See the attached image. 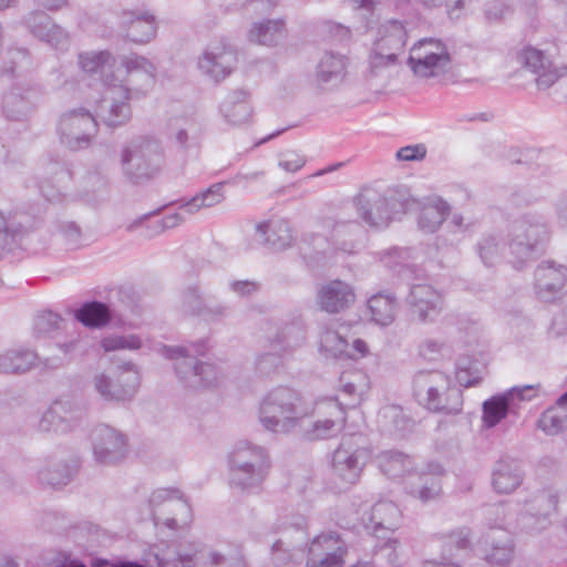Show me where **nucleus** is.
Instances as JSON below:
<instances>
[{
	"instance_id": "nucleus-8",
	"label": "nucleus",
	"mask_w": 567,
	"mask_h": 567,
	"mask_svg": "<svg viewBox=\"0 0 567 567\" xmlns=\"http://www.w3.org/2000/svg\"><path fill=\"white\" fill-rule=\"evenodd\" d=\"M93 386L106 402L131 401L140 386V372L132 362H126L110 372L94 375Z\"/></svg>"
},
{
	"instance_id": "nucleus-64",
	"label": "nucleus",
	"mask_w": 567,
	"mask_h": 567,
	"mask_svg": "<svg viewBox=\"0 0 567 567\" xmlns=\"http://www.w3.org/2000/svg\"><path fill=\"white\" fill-rule=\"evenodd\" d=\"M321 346L332 352L333 355H351L348 340L336 331H327L321 338Z\"/></svg>"
},
{
	"instance_id": "nucleus-31",
	"label": "nucleus",
	"mask_w": 567,
	"mask_h": 567,
	"mask_svg": "<svg viewBox=\"0 0 567 567\" xmlns=\"http://www.w3.org/2000/svg\"><path fill=\"white\" fill-rule=\"evenodd\" d=\"M378 465L382 473L390 478H398L414 475V461L413 458L400 451H383L377 456Z\"/></svg>"
},
{
	"instance_id": "nucleus-42",
	"label": "nucleus",
	"mask_w": 567,
	"mask_h": 567,
	"mask_svg": "<svg viewBox=\"0 0 567 567\" xmlns=\"http://www.w3.org/2000/svg\"><path fill=\"white\" fill-rule=\"evenodd\" d=\"M80 340L73 338L63 343H56L55 348L59 353H53L44 358H40L35 368L40 372L49 373L65 368L72 360V354L79 349Z\"/></svg>"
},
{
	"instance_id": "nucleus-4",
	"label": "nucleus",
	"mask_w": 567,
	"mask_h": 567,
	"mask_svg": "<svg viewBox=\"0 0 567 567\" xmlns=\"http://www.w3.org/2000/svg\"><path fill=\"white\" fill-rule=\"evenodd\" d=\"M413 394L426 410L446 415L458 414L463 409V393L452 385L451 379L439 370H422L413 378Z\"/></svg>"
},
{
	"instance_id": "nucleus-61",
	"label": "nucleus",
	"mask_w": 567,
	"mask_h": 567,
	"mask_svg": "<svg viewBox=\"0 0 567 567\" xmlns=\"http://www.w3.org/2000/svg\"><path fill=\"white\" fill-rule=\"evenodd\" d=\"M208 567H247L244 556L239 551L224 555L212 550L208 553Z\"/></svg>"
},
{
	"instance_id": "nucleus-35",
	"label": "nucleus",
	"mask_w": 567,
	"mask_h": 567,
	"mask_svg": "<svg viewBox=\"0 0 567 567\" xmlns=\"http://www.w3.org/2000/svg\"><path fill=\"white\" fill-rule=\"evenodd\" d=\"M378 424L382 432L395 436H404L413 427V421L399 405L381 408L378 413Z\"/></svg>"
},
{
	"instance_id": "nucleus-49",
	"label": "nucleus",
	"mask_w": 567,
	"mask_h": 567,
	"mask_svg": "<svg viewBox=\"0 0 567 567\" xmlns=\"http://www.w3.org/2000/svg\"><path fill=\"white\" fill-rule=\"evenodd\" d=\"M319 549V551L338 555L341 558H346L348 554V547L346 542L334 532L323 533L318 535L310 544L309 550Z\"/></svg>"
},
{
	"instance_id": "nucleus-23",
	"label": "nucleus",
	"mask_w": 567,
	"mask_h": 567,
	"mask_svg": "<svg viewBox=\"0 0 567 567\" xmlns=\"http://www.w3.org/2000/svg\"><path fill=\"white\" fill-rule=\"evenodd\" d=\"M126 70L127 79L124 86L130 89L135 96L144 95L155 82V66L146 58L133 54L125 56L122 61Z\"/></svg>"
},
{
	"instance_id": "nucleus-15",
	"label": "nucleus",
	"mask_w": 567,
	"mask_h": 567,
	"mask_svg": "<svg viewBox=\"0 0 567 567\" xmlns=\"http://www.w3.org/2000/svg\"><path fill=\"white\" fill-rule=\"evenodd\" d=\"M405 301L411 318L420 323L434 321L445 306L443 295L431 285L425 284L413 285Z\"/></svg>"
},
{
	"instance_id": "nucleus-56",
	"label": "nucleus",
	"mask_w": 567,
	"mask_h": 567,
	"mask_svg": "<svg viewBox=\"0 0 567 567\" xmlns=\"http://www.w3.org/2000/svg\"><path fill=\"white\" fill-rule=\"evenodd\" d=\"M38 40L61 52L68 51L71 45L69 31L56 22L52 28H48Z\"/></svg>"
},
{
	"instance_id": "nucleus-1",
	"label": "nucleus",
	"mask_w": 567,
	"mask_h": 567,
	"mask_svg": "<svg viewBox=\"0 0 567 567\" xmlns=\"http://www.w3.org/2000/svg\"><path fill=\"white\" fill-rule=\"evenodd\" d=\"M551 231L544 215L526 213L514 219L508 229V262L522 269L528 261L543 254Z\"/></svg>"
},
{
	"instance_id": "nucleus-5",
	"label": "nucleus",
	"mask_w": 567,
	"mask_h": 567,
	"mask_svg": "<svg viewBox=\"0 0 567 567\" xmlns=\"http://www.w3.org/2000/svg\"><path fill=\"white\" fill-rule=\"evenodd\" d=\"M207 351L206 343L200 340L188 346H163L162 355L174 361L177 378L188 388L199 389L214 385L218 380L217 368L197 360Z\"/></svg>"
},
{
	"instance_id": "nucleus-50",
	"label": "nucleus",
	"mask_w": 567,
	"mask_h": 567,
	"mask_svg": "<svg viewBox=\"0 0 567 567\" xmlns=\"http://www.w3.org/2000/svg\"><path fill=\"white\" fill-rule=\"evenodd\" d=\"M381 538H383L384 542L374 546L371 561L378 567H400L398 563L399 540L394 538H385V536H381Z\"/></svg>"
},
{
	"instance_id": "nucleus-18",
	"label": "nucleus",
	"mask_w": 567,
	"mask_h": 567,
	"mask_svg": "<svg viewBox=\"0 0 567 567\" xmlns=\"http://www.w3.org/2000/svg\"><path fill=\"white\" fill-rule=\"evenodd\" d=\"M534 277L537 297L543 301H553L563 293L566 286L567 267L554 261H543L536 267Z\"/></svg>"
},
{
	"instance_id": "nucleus-26",
	"label": "nucleus",
	"mask_w": 567,
	"mask_h": 567,
	"mask_svg": "<svg viewBox=\"0 0 567 567\" xmlns=\"http://www.w3.org/2000/svg\"><path fill=\"white\" fill-rule=\"evenodd\" d=\"M122 27L126 30V38L135 43H146L156 33L155 19L144 12H123Z\"/></svg>"
},
{
	"instance_id": "nucleus-32",
	"label": "nucleus",
	"mask_w": 567,
	"mask_h": 567,
	"mask_svg": "<svg viewBox=\"0 0 567 567\" xmlns=\"http://www.w3.org/2000/svg\"><path fill=\"white\" fill-rule=\"evenodd\" d=\"M486 542L489 548L486 550L485 560L491 565L507 566L514 556L512 537L505 530H492Z\"/></svg>"
},
{
	"instance_id": "nucleus-16",
	"label": "nucleus",
	"mask_w": 567,
	"mask_h": 567,
	"mask_svg": "<svg viewBox=\"0 0 567 567\" xmlns=\"http://www.w3.org/2000/svg\"><path fill=\"white\" fill-rule=\"evenodd\" d=\"M237 56L234 48L224 42L209 44L198 58L197 65L203 75L215 83L225 80L234 70Z\"/></svg>"
},
{
	"instance_id": "nucleus-52",
	"label": "nucleus",
	"mask_w": 567,
	"mask_h": 567,
	"mask_svg": "<svg viewBox=\"0 0 567 567\" xmlns=\"http://www.w3.org/2000/svg\"><path fill=\"white\" fill-rule=\"evenodd\" d=\"M412 248L393 247L382 252L381 261L385 267L395 272H401L404 268L412 265L414 258Z\"/></svg>"
},
{
	"instance_id": "nucleus-60",
	"label": "nucleus",
	"mask_w": 567,
	"mask_h": 567,
	"mask_svg": "<svg viewBox=\"0 0 567 567\" xmlns=\"http://www.w3.org/2000/svg\"><path fill=\"white\" fill-rule=\"evenodd\" d=\"M151 214H145L140 218L134 219L126 226L127 231H135L143 228V236L146 238L155 237L164 231L161 219H150Z\"/></svg>"
},
{
	"instance_id": "nucleus-34",
	"label": "nucleus",
	"mask_w": 567,
	"mask_h": 567,
	"mask_svg": "<svg viewBox=\"0 0 567 567\" xmlns=\"http://www.w3.org/2000/svg\"><path fill=\"white\" fill-rule=\"evenodd\" d=\"M507 240L501 233L483 234L476 243V251L486 267H493L504 259Z\"/></svg>"
},
{
	"instance_id": "nucleus-33",
	"label": "nucleus",
	"mask_w": 567,
	"mask_h": 567,
	"mask_svg": "<svg viewBox=\"0 0 567 567\" xmlns=\"http://www.w3.org/2000/svg\"><path fill=\"white\" fill-rule=\"evenodd\" d=\"M197 549L192 545H169L155 554L157 567H195L197 564Z\"/></svg>"
},
{
	"instance_id": "nucleus-7",
	"label": "nucleus",
	"mask_w": 567,
	"mask_h": 567,
	"mask_svg": "<svg viewBox=\"0 0 567 567\" xmlns=\"http://www.w3.org/2000/svg\"><path fill=\"white\" fill-rule=\"evenodd\" d=\"M451 54L440 39L423 38L410 50L408 65L420 79L436 78L450 70Z\"/></svg>"
},
{
	"instance_id": "nucleus-62",
	"label": "nucleus",
	"mask_w": 567,
	"mask_h": 567,
	"mask_svg": "<svg viewBox=\"0 0 567 567\" xmlns=\"http://www.w3.org/2000/svg\"><path fill=\"white\" fill-rule=\"evenodd\" d=\"M346 559L338 555L319 551V549L308 550L307 567H343Z\"/></svg>"
},
{
	"instance_id": "nucleus-13",
	"label": "nucleus",
	"mask_w": 567,
	"mask_h": 567,
	"mask_svg": "<svg viewBox=\"0 0 567 567\" xmlns=\"http://www.w3.org/2000/svg\"><path fill=\"white\" fill-rule=\"evenodd\" d=\"M94 460L103 465H115L128 454L127 436L121 431L100 424L92 432Z\"/></svg>"
},
{
	"instance_id": "nucleus-12",
	"label": "nucleus",
	"mask_w": 567,
	"mask_h": 567,
	"mask_svg": "<svg viewBox=\"0 0 567 567\" xmlns=\"http://www.w3.org/2000/svg\"><path fill=\"white\" fill-rule=\"evenodd\" d=\"M539 384L514 386L504 393L493 395L483 403L482 421L485 427L496 426L508 414H517L520 401H530L537 395Z\"/></svg>"
},
{
	"instance_id": "nucleus-53",
	"label": "nucleus",
	"mask_w": 567,
	"mask_h": 567,
	"mask_svg": "<svg viewBox=\"0 0 567 567\" xmlns=\"http://www.w3.org/2000/svg\"><path fill=\"white\" fill-rule=\"evenodd\" d=\"M62 409L60 405L51 406L43 413L40 422L39 429L42 432H56V433H66L72 430V424H69V421H65V415H61Z\"/></svg>"
},
{
	"instance_id": "nucleus-39",
	"label": "nucleus",
	"mask_w": 567,
	"mask_h": 567,
	"mask_svg": "<svg viewBox=\"0 0 567 567\" xmlns=\"http://www.w3.org/2000/svg\"><path fill=\"white\" fill-rule=\"evenodd\" d=\"M285 35V21L277 19L254 23L249 30L248 39L257 44L274 47L277 45Z\"/></svg>"
},
{
	"instance_id": "nucleus-21",
	"label": "nucleus",
	"mask_w": 567,
	"mask_h": 567,
	"mask_svg": "<svg viewBox=\"0 0 567 567\" xmlns=\"http://www.w3.org/2000/svg\"><path fill=\"white\" fill-rule=\"evenodd\" d=\"M354 202L361 218L369 226L385 227L392 219L388 199L373 189L361 192L354 198Z\"/></svg>"
},
{
	"instance_id": "nucleus-38",
	"label": "nucleus",
	"mask_w": 567,
	"mask_h": 567,
	"mask_svg": "<svg viewBox=\"0 0 567 567\" xmlns=\"http://www.w3.org/2000/svg\"><path fill=\"white\" fill-rule=\"evenodd\" d=\"M378 34L379 37L375 40L374 45L385 52H392L396 55L405 45L408 37L404 25L398 20H390L382 24L379 28Z\"/></svg>"
},
{
	"instance_id": "nucleus-48",
	"label": "nucleus",
	"mask_w": 567,
	"mask_h": 567,
	"mask_svg": "<svg viewBox=\"0 0 567 567\" xmlns=\"http://www.w3.org/2000/svg\"><path fill=\"white\" fill-rule=\"evenodd\" d=\"M114 62V56L106 50L97 52H82L79 54V65L84 72L94 73L101 71L103 73V78L109 75L104 71L105 68L112 66Z\"/></svg>"
},
{
	"instance_id": "nucleus-63",
	"label": "nucleus",
	"mask_w": 567,
	"mask_h": 567,
	"mask_svg": "<svg viewBox=\"0 0 567 567\" xmlns=\"http://www.w3.org/2000/svg\"><path fill=\"white\" fill-rule=\"evenodd\" d=\"M192 131H194L193 125H188L187 127H177L172 131L171 140L178 150L187 152L192 148L198 147V138L194 134H190Z\"/></svg>"
},
{
	"instance_id": "nucleus-11",
	"label": "nucleus",
	"mask_w": 567,
	"mask_h": 567,
	"mask_svg": "<svg viewBox=\"0 0 567 567\" xmlns=\"http://www.w3.org/2000/svg\"><path fill=\"white\" fill-rule=\"evenodd\" d=\"M533 44H524L516 53L517 62L536 75V85L538 90H547L554 85L561 76L567 74V66H555L547 48Z\"/></svg>"
},
{
	"instance_id": "nucleus-30",
	"label": "nucleus",
	"mask_w": 567,
	"mask_h": 567,
	"mask_svg": "<svg viewBox=\"0 0 567 567\" xmlns=\"http://www.w3.org/2000/svg\"><path fill=\"white\" fill-rule=\"evenodd\" d=\"M329 405L334 410V419L311 422L306 417L303 427H297L306 439L310 441L328 439L340 430V423L344 421L343 408H340L336 401H329Z\"/></svg>"
},
{
	"instance_id": "nucleus-25",
	"label": "nucleus",
	"mask_w": 567,
	"mask_h": 567,
	"mask_svg": "<svg viewBox=\"0 0 567 567\" xmlns=\"http://www.w3.org/2000/svg\"><path fill=\"white\" fill-rule=\"evenodd\" d=\"M524 472L518 461L504 457L497 461L493 470L492 484L497 493L514 492L523 482Z\"/></svg>"
},
{
	"instance_id": "nucleus-55",
	"label": "nucleus",
	"mask_w": 567,
	"mask_h": 567,
	"mask_svg": "<svg viewBox=\"0 0 567 567\" xmlns=\"http://www.w3.org/2000/svg\"><path fill=\"white\" fill-rule=\"evenodd\" d=\"M55 21L43 10H32L23 16L21 23L35 39L48 29L52 28Z\"/></svg>"
},
{
	"instance_id": "nucleus-54",
	"label": "nucleus",
	"mask_w": 567,
	"mask_h": 567,
	"mask_svg": "<svg viewBox=\"0 0 567 567\" xmlns=\"http://www.w3.org/2000/svg\"><path fill=\"white\" fill-rule=\"evenodd\" d=\"M361 379V374L358 372H344L340 377V392L342 395L348 396L350 400L344 403H340L338 399L334 401L342 408H354L361 400V389H359L357 381Z\"/></svg>"
},
{
	"instance_id": "nucleus-3",
	"label": "nucleus",
	"mask_w": 567,
	"mask_h": 567,
	"mask_svg": "<svg viewBox=\"0 0 567 567\" xmlns=\"http://www.w3.org/2000/svg\"><path fill=\"white\" fill-rule=\"evenodd\" d=\"M228 466L230 487L252 492L266 480L271 463L265 447L249 441H239L229 452Z\"/></svg>"
},
{
	"instance_id": "nucleus-27",
	"label": "nucleus",
	"mask_w": 567,
	"mask_h": 567,
	"mask_svg": "<svg viewBox=\"0 0 567 567\" xmlns=\"http://www.w3.org/2000/svg\"><path fill=\"white\" fill-rule=\"evenodd\" d=\"M219 111L226 122L231 125H243L247 123L252 114V109L248 101V93L244 90L230 92L221 102Z\"/></svg>"
},
{
	"instance_id": "nucleus-43",
	"label": "nucleus",
	"mask_w": 567,
	"mask_h": 567,
	"mask_svg": "<svg viewBox=\"0 0 567 567\" xmlns=\"http://www.w3.org/2000/svg\"><path fill=\"white\" fill-rule=\"evenodd\" d=\"M112 317L111 308L101 301L85 302L75 312V319L89 328H102Z\"/></svg>"
},
{
	"instance_id": "nucleus-44",
	"label": "nucleus",
	"mask_w": 567,
	"mask_h": 567,
	"mask_svg": "<svg viewBox=\"0 0 567 567\" xmlns=\"http://www.w3.org/2000/svg\"><path fill=\"white\" fill-rule=\"evenodd\" d=\"M305 341V332L297 323L282 326L277 333L270 338L271 349L279 352H290L300 347Z\"/></svg>"
},
{
	"instance_id": "nucleus-10",
	"label": "nucleus",
	"mask_w": 567,
	"mask_h": 567,
	"mask_svg": "<svg viewBox=\"0 0 567 567\" xmlns=\"http://www.w3.org/2000/svg\"><path fill=\"white\" fill-rule=\"evenodd\" d=\"M105 92L100 104V117L103 123L112 128L125 125L132 117L128 101L134 95L123 81L115 75H105L102 79Z\"/></svg>"
},
{
	"instance_id": "nucleus-29",
	"label": "nucleus",
	"mask_w": 567,
	"mask_h": 567,
	"mask_svg": "<svg viewBox=\"0 0 567 567\" xmlns=\"http://www.w3.org/2000/svg\"><path fill=\"white\" fill-rule=\"evenodd\" d=\"M39 354L25 348L8 349L0 353V373L23 374L34 369Z\"/></svg>"
},
{
	"instance_id": "nucleus-47",
	"label": "nucleus",
	"mask_w": 567,
	"mask_h": 567,
	"mask_svg": "<svg viewBox=\"0 0 567 567\" xmlns=\"http://www.w3.org/2000/svg\"><path fill=\"white\" fill-rule=\"evenodd\" d=\"M172 501H178V507L188 512L189 505L183 499V493L177 488H158L153 491L148 498V504L152 508V518L155 524H158L161 518L157 515V508Z\"/></svg>"
},
{
	"instance_id": "nucleus-41",
	"label": "nucleus",
	"mask_w": 567,
	"mask_h": 567,
	"mask_svg": "<svg viewBox=\"0 0 567 567\" xmlns=\"http://www.w3.org/2000/svg\"><path fill=\"white\" fill-rule=\"evenodd\" d=\"M371 320L380 326H389L395 319L396 298L391 293H375L367 302Z\"/></svg>"
},
{
	"instance_id": "nucleus-19",
	"label": "nucleus",
	"mask_w": 567,
	"mask_h": 567,
	"mask_svg": "<svg viewBox=\"0 0 567 567\" xmlns=\"http://www.w3.org/2000/svg\"><path fill=\"white\" fill-rule=\"evenodd\" d=\"M38 95L34 86L20 81L13 83L2 97L3 114L8 120H25L34 110Z\"/></svg>"
},
{
	"instance_id": "nucleus-58",
	"label": "nucleus",
	"mask_w": 567,
	"mask_h": 567,
	"mask_svg": "<svg viewBox=\"0 0 567 567\" xmlns=\"http://www.w3.org/2000/svg\"><path fill=\"white\" fill-rule=\"evenodd\" d=\"M286 543L278 539L272 545V559L280 567H287L290 563H296L302 558L301 547L286 548Z\"/></svg>"
},
{
	"instance_id": "nucleus-45",
	"label": "nucleus",
	"mask_w": 567,
	"mask_h": 567,
	"mask_svg": "<svg viewBox=\"0 0 567 567\" xmlns=\"http://www.w3.org/2000/svg\"><path fill=\"white\" fill-rule=\"evenodd\" d=\"M224 184L216 183L205 189L204 192L198 193L189 200L183 203L179 208L187 214H194L198 212L200 208H208L218 205L225 198L224 196Z\"/></svg>"
},
{
	"instance_id": "nucleus-24",
	"label": "nucleus",
	"mask_w": 567,
	"mask_h": 567,
	"mask_svg": "<svg viewBox=\"0 0 567 567\" xmlns=\"http://www.w3.org/2000/svg\"><path fill=\"white\" fill-rule=\"evenodd\" d=\"M318 305L329 313H338L348 309L355 300L353 287L336 279L323 285L318 291Z\"/></svg>"
},
{
	"instance_id": "nucleus-9",
	"label": "nucleus",
	"mask_w": 567,
	"mask_h": 567,
	"mask_svg": "<svg viewBox=\"0 0 567 567\" xmlns=\"http://www.w3.org/2000/svg\"><path fill=\"white\" fill-rule=\"evenodd\" d=\"M97 130L99 124L95 117L84 107L62 113L58 122L60 141L72 151L89 147Z\"/></svg>"
},
{
	"instance_id": "nucleus-36",
	"label": "nucleus",
	"mask_w": 567,
	"mask_h": 567,
	"mask_svg": "<svg viewBox=\"0 0 567 567\" xmlns=\"http://www.w3.org/2000/svg\"><path fill=\"white\" fill-rule=\"evenodd\" d=\"M257 230L265 236V240L275 249L284 250L289 248L295 236L288 220L284 218L272 219L265 224H259Z\"/></svg>"
},
{
	"instance_id": "nucleus-51",
	"label": "nucleus",
	"mask_w": 567,
	"mask_h": 567,
	"mask_svg": "<svg viewBox=\"0 0 567 567\" xmlns=\"http://www.w3.org/2000/svg\"><path fill=\"white\" fill-rule=\"evenodd\" d=\"M204 303L205 299L199 288L192 285L181 291L177 307L184 316L198 317L203 311Z\"/></svg>"
},
{
	"instance_id": "nucleus-57",
	"label": "nucleus",
	"mask_w": 567,
	"mask_h": 567,
	"mask_svg": "<svg viewBox=\"0 0 567 567\" xmlns=\"http://www.w3.org/2000/svg\"><path fill=\"white\" fill-rule=\"evenodd\" d=\"M63 319L50 310L39 312L33 322L34 333L39 337L49 336L62 328Z\"/></svg>"
},
{
	"instance_id": "nucleus-20",
	"label": "nucleus",
	"mask_w": 567,
	"mask_h": 567,
	"mask_svg": "<svg viewBox=\"0 0 567 567\" xmlns=\"http://www.w3.org/2000/svg\"><path fill=\"white\" fill-rule=\"evenodd\" d=\"M444 468L439 463H429L425 471L410 475L405 488L423 503L437 499L442 493L441 477Z\"/></svg>"
},
{
	"instance_id": "nucleus-2",
	"label": "nucleus",
	"mask_w": 567,
	"mask_h": 567,
	"mask_svg": "<svg viewBox=\"0 0 567 567\" xmlns=\"http://www.w3.org/2000/svg\"><path fill=\"white\" fill-rule=\"evenodd\" d=\"M307 415L300 394L287 386L269 391L259 405L261 425L277 434H289L297 427H303Z\"/></svg>"
},
{
	"instance_id": "nucleus-6",
	"label": "nucleus",
	"mask_w": 567,
	"mask_h": 567,
	"mask_svg": "<svg viewBox=\"0 0 567 567\" xmlns=\"http://www.w3.org/2000/svg\"><path fill=\"white\" fill-rule=\"evenodd\" d=\"M163 163V148L159 142L153 138H133L122 150V171L133 184H143L154 178Z\"/></svg>"
},
{
	"instance_id": "nucleus-37",
	"label": "nucleus",
	"mask_w": 567,
	"mask_h": 567,
	"mask_svg": "<svg viewBox=\"0 0 567 567\" xmlns=\"http://www.w3.org/2000/svg\"><path fill=\"white\" fill-rule=\"evenodd\" d=\"M76 472V465L68 463L65 460L50 458L45 466L39 472V480L42 484L51 487H62L68 485Z\"/></svg>"
},
{
	"instance_id": "nucleus-59",
	"label": "nucleus",
	"mask_w": 567,
	"mask_h": 567,
	"mask_svg": "<svg viewBox=\"0 0 567 567\" xmlns=\"http://www.w3.org/2000/svg\"><path fill=\"white\" fill-rule=\"evenodd\" d=\"M141 346L142 341L136 336H110L101 340V347L106 352L120 349L137 350Z\"/></svg>"
},
{
	"instance_id": "nucleus-28",
	"label": "nucleus",
	"mask_w": 567,
	"mask_h": 567,
	"mask_svg": "<svg viewBox=\"0 0 567 567\" xmlns=\"http://www.w3.org/2000/svg\"><path fill=\"white\" fill-rule=\"evenodd\" d=\"M400 518L401 512L393 502L381 501L372 506L365 527L371 529L377 538H381L378 533L393 532L399 526Z\"/></svg>"
},
{
	"instance_id": "nucleus-40",
	"label": "nucleus",
	"mask_w": 567,
	"mask_h": 567,
	"mask_svg": "<svg viewBox=\"0 0 567 567\" xmlns=\"http://www.w3.org/2000/svg\"><path fill=\"white\" fill-rule=\"evenodd\" d=\"M344 70V56L327 52L317 66V82L319 85H336L342 81Z\"/></svg>"
},
{
	"instance_id": "nucleus-14",
	"label": "nucleus",
	"mask_w": 567,
	"mask_h": 567,
	"mask_svg": "<svg viewBox=\"0 0 567 567\" xmlns=\"http://www.w3.org/2000/svg\"><path fill=\"white\" fill-rule=\"evenodd\" d=\"M559 492L554 487L537 489L524 502L520 522L524 528L543 529L549 518L556 513L559 503Z\"/></svg>"
},
{
	"instance_id": "nucleus-17",
	"label": "nucleus",
	"mask_w": 567,
	"mask_h": 567,
	"mask_svg": "<svg viewBox=\"0 0 567 567\" xmlns=\"http://www.w3.org/2000/svg\"><path fill=\"white\" fill-rule=\"evenodd\" d=\"M364 456V450L358 446L353 436L344 437L332 455L334 475L347 484H354L361 474Z\"/></svg>"
},
{
	"instance_id": "nucleus-22",
	"label": "nucleus",
	"mask_w": 567,
	"mask_h": 567,
	"mask_svg": "<svg viewBox=\"0 0 567 567\" xmlns=\"http://www.w3.org/2000/svg\"><path fill=\"white\" fill-rule=\"evenodd\" d=\"M419 205L420 214L417 218L419 227L425 233H435L450 214L451 207L439 196L426 197L423 202L415 199H406L401 204L404 212L412 209L414 205Z\"/></svg>"
},
{
	"instance_id": "nucleus-46",
	"label": "nucleus",
	"mask_w": 567,
	"mask_h": 567,
	"mask_svg": "<svg viewBox=\"0 0 567 567\" xmlns=\"http://www.w3.org/2000/svg\"><path fill=\"white\" fill-rule=\"evenodd\" d=\"M537 426L547 435H557L567 429V412L555 403L540 414Z\"/></svg>"
}]
</instances>
